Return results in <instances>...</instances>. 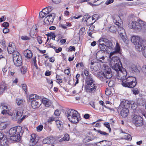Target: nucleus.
I'll use <instances>...</instances> for the list:
<instances>
[{
  "label": "nucleus",
  "mask_w": 146,
  "mask_h": 146,
  "mask_svg": "<svg viewBox=\"0 0 146 146\" xmlns=\"http://www.w3.org/2000/svg\"><path fill=\"white\" fill-rule=\"evenodd\" d=\"M56 123L58 128L59 130L62 129L63 127L62 122L59 120H57L56 121Z\"/></svg>",
  "instance_id": "nucleus-30"
},
{
  "label": "nucleus",
  "mask_w": 146,
  "mask_h": 146,
  "mask_svg": "<svg viewBox=\"0 0 146 146\" xmlns=\"http://www.w3.org/2000/svg\"><path fill=\"white\" fill-rule=\"evenodd\" d=\"M111 93V92L110 90L106 88V94L107 96L110 95Z\"/></svg>",
  "instance_id": "nucleus-53"
},
{
  "label": "nucleus",
  "mask_w": 146,
  "mask_h": 146,
  "mask_svg": "<svg viewBox=\"0 0 146 146\" xmlns=\"http://www.w3.org/2000/svg\"><path fill=\"white\" fill-rule=\"evenodd\" d=\"M16 47L15 44L13 42L10 43V56L17 67H19L22 65L23 60L21 56L17 51H15Z\"/></svg>",
  "instance_id": "nucleus-1"
},
{
  "label": "nucleus",
  "mask_w": 146,
  "mask_h": 146,
  "mask_svg": "<svg viewBox=\"0 0 146 146\" xmlns=\"http://www.w3.org/2000/svg\"><path fill=\"white\" fill-rule=\"evenodd\" d=\"M97 86L94 82L90 83V82L86 83L85 86L86 92L89 93H94L96 90Z\"/></svg>",
  "instance_id": "nucleus-8"
},
{
  "label": "nucleus",
  "mask_w": 146,
  "mask_h": 146,
  "mask_svg": "<svg viewBox=\"0 0 146 146\" xmlns=\"http://www.w3.org/2000/svg\"><path fill=\"white\" fill-rule=\"evenodd\" d=\"M114 0H107L106 2V4L107 5L112 3L113 2Z\"/></svg>",
  "instance_id": "nucleus-60"
},
{
  "label": "nucleus",
  "mask_w": 146,
  "mask_h": 146,
  "mask_svg": "<svg viewBox=\"0 0 146 146\" xmlns=\"http://www.w3.org/2000/svg\"><path fill=\"white\" fill-rule=\"evenodd\" d=\"M98 16L97 14H95L93 15L92 17V21L95 20V21L92 22L93 24L95 23L96 21L98 20Z\"/></svg>",
  "instance_id": "nucleus-39"
},
{
  "label": "nucleus",
  "mask_w": 146,
  "mask_h": 146,
  "mask_svg": "<svg viewBox=\"0 0 146 146\" xmlns=\"http://www.w3.org/2000/svg\"><path fill=\"white\" fill-rule=\"evenodd\" d=\"M127 75V72L126 70L122 68V70L117 73L116 77L118 79L120 80L121 82L125 79Z\"/></svg>",
  "instance_id": "nucleus-11"
},
{
  "label": "nucleus",
  "mask_w": 146,
  "mask_h": 146,
  "mask_svg": "<svg viewBox=\"0 0 146 146\" xmlns=\"http://www.w3.org/2000/svg\"><path fill=\"white\" fill-rule=\"evenodd\" d=\"M11 10L10 13V23H12L16 20L17 16L16 13V9L15 8H11Z\"/></svg>",
  "instance_id": "nucleus-16"
},
{
  "label": "nucleus",
  "mask_w": 146,
  "mask_h": 146,
  "mask_svg": "<svg viewBox=\"0 0 146 146\" xmlns=\"http://www.w3.org/2000/svg\"><path fill=\"white\" fill-rule=\"evenodd\" d=\"M22 87L23 89L24 90L25 92H26L27 91V86L25 84H22Z\"/></svg>",
  "instance_id": "nucleus-56"
},
{
  "label": "nucleus",
  "mask_w": 146,
  "mask_h": 146,
  "mask_svg": "<svg viewBox=\"0 0 146 146\" xmlns=\"http://www.w3.org/2000/svg\"><path fill=\"white\" fill-rule=\"evenodd\" d=\"M20 70L22 73L23 74H24L27 72V68L25 66H23L21 68Z\"/></svg>",
  "instance_id": "nucleus-42"
},
{
  "label": "nucleus",
  "mask_w": 146,
  "mask_h": 146,
  "mask_svg": "<svg viewBox=\"0 0 146 146\" xmlns=\"http://www.w3.org/2000/svg\"><path fill=\"white\" fill-rule=\"evenodd\" d=\"M8 112V110H7L6 109H3V110L2 111L1 113L3 115H6L7 114H9V113Z\"/></svg>",
  "instance_id": "nucleus-49"
},
{
  "label": "nucleus",
  "mask_w": 146,
  "mask_h": 146,
  "mask_svg": "<svg viewBox=\"0 0 146 146\" xmlns=\"http://www.w3.org/2000/svg\"><path fill=\"white\" fill-rule=\"evenodd\" d=\"M70 137L69 135L68 134H65L62 139L64 141H68L69 140Z\"/></svg>",
  "instance_id": "nucleus-40"
},
{
  "label": "nucleus",
  "mask_w": 146,
  "mask_h": 146,
  "mask_svg": "<svg viewBox=\"0 0 146 146\" xmlns=\"http://www.w3.org/2000/svg\"><path fill=\"white\" fill-rule=\"evenodd\" d=\"M137 29L139 31L141 29L146 30V23L142 21H139L137 22L136 29Z\"/></svg>",
  "instance_id": "nucleus-15"
},
{
  "label": "nucleus",
  "mask_w": 146,
  "mask_h": 146,
  "mask_svg": "<svg viewBox=\"0 0 146 146\" xmlns=\"http://www.w3.org/2000/svg\"><path fill=\"white\" fill-rule=\"evenodd\" d=\"M23 114V111L21 108H18L15 110L12 113L10 112V116H12V119L14 121H17V122L21 123L24 119L26 115H24L22 118Z\"/></svg>",
  "instance_id": "nucleus-4"
},
{
  "label": "nucleus",
  "mask_w": 146,
  "mask_h": 146,
  "mask_svg": "<svg viewBox=\"0 0 146 146\" xmlns=\"http://www.w3.org/2000/svg\"><path fill=\"white\" fill-rule=\"evenodd\" d=\"M141 39L138 36H133L131 38V42L134 44H136L137 42H138Z\"/></svg>",
  "instance_id": "nucleus-29"
},
{
  "label": "nucleus",
  "mask_w": 146,
  "mask_h": 146,
  "mask_svg": "<svg viewBox=\"0 0 146 146\" xmlns=\"http://www.w3.org/2000/svg\"><path fill=\"white\" fill-rule=\"evenodd\" d=\"M142 70L145 76H146V66L143 65L142 68Z\"/></svg>",
  "instance_id": "nucleus-46"
},
{
  "label": "nucleus",
  "mask_w": 146,
  "mask_h": 146,
  "mask_svg": "<svg viewBox=\"0 0 146 146\" xmlns=\"http://www.w3.org/2000/svg\"><path fill=\"white\" fill-rule=\"evenodd\" d=\"M91 27H90L89 31L88 32V35L89 36H90L91 37H92V31H93V29H90Z\"/></svg>",
  "instance_id": "nucleus-52"
},
{
  "label": "nucleus",
  "mask_w": 146,
  "mask_h": 146,
  "mask_svg": "<svg viewBox=\"0 0 146 146\" xmlns=\"http://www.w3.org/2000/svg\"><path fill=\"white\" fill-rule=\"evenodd\" d=\"M52 141V140L51 139V137H47V138L43 139V143L48 144H51Z\"/></svg>",
  "instance_id": "nucleus-31"
},
{
  "label": "nucleus",
  "mask_w": 146,
  "mask_h": 146,
  "mask_svg": "<svg viewBox=\"0 0 146 146\" xmlns=\"http://www.w3.org/2000/svg\"><path fill=\"white\" fill-rule=\"evenodd\" d=\"M60 113L59 110H56L54 112V114L57 116L59 115Z\"/></svg>",
  "instance_id": "nucleus-64"
},
{
  "label": "nucleus",
  "mask_w": 146,
  "mask_h": 146,
  "mask_svg": "<svg viewBox=\"0 0 146 146\" xmlns=\"http://www.w3.org/2000/svg\"><path fill=\"white\" fill-rule=\"evenodd\" d=\"M9 139L0 132V146H9Z\"/></svg>",
  "instance_id": "nucleus-9"
},
{
  "label": "nucleus",
  "mask_w": 146,
  "mask_h": 146,
  "mask_svg": "<svg viewBox=\"0 0 146 146\" xmlns=\"http://www.w3.org/2000/svg\"><path fill=\"white\" fill-rule=\"evenodd\" d=\"M40 98V97L38 96L36 94H31L29 96V101L31 102L32 100H37Z\"/></svg>",
  "instance_id": "nucleus-32"
},
{
  "label": "nucleus",
  "mask_w": 146,
  "mask_h": 146,
  "mask_svg": "<svg viewBox=\"0 0 146 146\" xmlns=\"http://www.w3.org/2000/svg\"><path fill=\"white\" fill-rule=\"evenodd\" d=\"M118 32L120 37L123 41L127 43V40L126 39V37L125 36V31L123 27H119L118 29Z\"/></svg>",
  "instance_id": "nucleus-12"
},
{
  "label": "nucleus",
  "mask_w": 146,
  "mask_h": 146,
  "mask_svg": "<svg viewBox=\"0 0 146 146\" xmlns=\"http://www.w3.org/2000/svg\"><path fill=\"white\" fill-rule=\"evenodd\" d=\"M104 125L108 129L110 132L111 131V128L110 127V123H105Z\"/></svg>",
  "instance_id": "nucleus-43"
},
{
  "label": "nucleus",
  "mask_w": 146,
  "mask_h": 146,
  "mask_svg": "<svg viewBox=\"0 0 146 146\" xmlns=\"http://www.w3.org/2000/svg\"><path fill=\"white\" fill-rule=\"evenodd\" d=\"M137 22L136 21H132L131 23L129 24V27L131 28L135 29H136V24Z\"/></svg>",
  "instance_id": "nucleus-37"
},
{
  "label": "nucleus",
  "mask_w": 146,
  "mask_h": 146,
  "mask_svg": "<svg viewBox=\"0 0 146 146\" xmlns=\"http://www.w3.org/2000/svg\"><path fill=\"white\" fill-rule=\"evenodd\" d=\"M10 140L11 143L19 142L21 140V136L19 133H17L14 135L10 136Z\"/></svg>",
  "instance_id": "nucleus-14"
},
{
  "label": "nucleus",
  "mask_w": 146,
  "mask_h": 146,
  "mask_svg": "<svg viewBox=\"0 0 146 146\" xmlns=\"http://www.w3.org/2000/svg\"><path fill=\"white\" fill-rule=\"evenodd\" d=\"M140 67L139 66L135 65H133V66L132 69L135 72L137 73L140 72L139 69Z\"/></svg>",
  "instance_id": "nucleus-35"
},
{
  "label": "nucleus",
  "mask_w": 146,
  "mask_h": 146,
  "mask_svg": "<svg viewBox=\"0 0 146 146\" xmlns=\"http://www.w3.org/2000/svg\"><path fill=\"white\" fill-rule=\"evenodd\" d=\"M21 38V39L23 40H29L31 38L29 36L25 35L22 36Z\"/></svg>",
  "instance_id": "nucleus-45"
},
{
  "label": "nucleus",
  "mask_w": 146,
  "mask_h": 146,
  "mask_svg": "<svg viewBox=\"0 0 146 146\" xmlns=\"http://www.w3.org/2000/svg\"><path fill=\"white\" fill-rule=\"evenodd\" d=\"M85 31V28L84 27L82 28L80 30L79 33L81 35H82Z\"/></svg>",
  "instance_id": "nucleus-54"
},
{
  "label": "nucleus",
  "mask_w": 146,
  "mask_h": 146,
  "mask_svg": "<svg viewBox=\"0 0 146 146\" xmlns=\"http://www.w3.org/2000/svg\"><path fill=\"white\" fill-rule=\"evenodd\" d=\"M104 72H99L98 74L99 78L101 80H103L106 79H109L112 76L111 68L108 66L106 67Z\"/></svg>",
  "instance_id": "nucleus-6"
},
{
  "label": "nucleus",
  "mask_w": 146,
  "mask_h": 146,
  "mask_svg": "<svg viewBox=\"0 0 146 146\" xmlns=\"http://www.w3.org/2000/svg\"><path fill=\"white\" fill-rule=\"evenodd\" d=\"M24 54L26 57L28 58H31L33 56L32 52L29 50H26L24 52Z\"/></svg>",
  "instance_id": "nucleus-27"
},
{
  "label": "nucleus",
  "mask_w": 146,
  "mask_h": 146,
  "mask_svg": "<svg viewBox=\"0 0 146 146\" xmlns=\"http://www.w3.org/2000/svg\"><path fill=\"white\" fill-rule=\"evenodd\" d=\"M41 102L42 103H43L46 107H48L51 104V101L45 98L42 99Z\"/></svg>",
  "instance_id": "nucleus-26"
},
{
  "label": "nucleus",
  "mask_w": 146,
  "mask_h": 146,
  "mask_svg": "<svg viewBox=\"0 0 146 146\" xmlns=\"http://www.w3.org/2000/svg\"><path fill=\"white\" fill-rule=\"evenodd\" d=\"M125 139L126 140H131L132 139V137L130 135L127 134L126 137H125Z\"/></svg>",
  "instance_id": "nucleus-57"
},
{
  "label": "nucleus",
  "mask_w": 146,
  "mask_h": 146,
  "mask_svg": "<svg viewBox=\"0 0 146 146\" xmlns=\"http://www.w3.org/2000/svg\"><path fill=\"white\" fill-rule=\"evenodd\" d=\"M46 15L42 11L39 13V16L41 18L44 17Z\"/></svg>",
  "instance_id": "nucleus-50"
},
{
  "label": "nucleus",
  "mask_w": 146,
  "mask_h": 146,
  "mask_svg": "<svg viewBox=\"0 0 146 146\" xmlns=\"http://www.w3.org/2000/svg\"><path fill=\"white\" fill-rule=\"evenodd\" d=\"M16 102L18 106L23 105L25 101L24 100L18 98L16 100Z\"/></svg>",
  "instance_id": "nucleus-33"
},
{
  "label": "nucleus",
  "mask_w": 146,
  "mask_h": 146,
  "mask_svg": "<svg viewBox=\"0 0 146 146\" xmlns=\"http://www.w3.org/2000/svg\"><path fill=\"white\" fill-rule=\"evenodd\" d=\"M114 51L113 52H111L110 53V57L111 56L113 55V54H115L116 53H118L120 54L121 53V49L119 46V44L117 43H116V45L114 48Z\"/></svg>",
  "instance_id": "nucleus-21"
},
{
  "label": "nucleus",
  "mask_w": 146,
  "mask_h": 146,
  "mask_svg": "<svg viewBox=\"0 0 146 146\" xmlns=\"http://www.w3.org/2000/svg\"><path fill=\"white\" fill-rule=\"evenodd\" d=\"M43 127L42 125H39L36 127L37 131H40L42 130Z\"/></svg>",
  "instance_id": "nucleus-48"
},
{
  "label": "nucleus",
  "mask_w": 146,
  "mask_h": 146,
  "mask_svg": "<svg viewBox=\"0 0 146 146\" xmlns=\"http://www.w3.org/2000/svg\"><path fill=\"white\" fill-rule=\"evenodd\" d=\"M132 91L133 93L135 95L139 93V92L137 88H133L132 90Z\"/></svg>",
  "instance_id": "nucleus-47"
},
{
  "label": "nucleus",
  "mask_w": 146,
  "mask_h": 146,
  "mask_svg": "<svg viewBox=\"0 0 146 146\" xmlns=\"http://www.w3.org/2000/svg\"><path fill=\"white\" fill-rule=\"evenodd\" d=\"M9 24L7 22H5L3 24V27L6 28L9 26Z\"/></svg>",
  "instance_id": "nucleus-61"
},
{
  "label": "nucleus",
  "mask_w": 146,
  "mask_h": 146,
  "mask_svg": "<svg viewBox=\"0 0 146 146\" xmlns=\"http://www.w3.org/2000/svg\"><path fill=\"white\" fill-rule=\"evenodd\" d=\"M84 73L86 76L89 75V73L87 69H85L84 70Z\"/></svg>",
  "instance_id": "nucleus-59"
},
{
  "label": "nucleus",
  "mask_w": 146,
  "mask_h": 146,
  "mask_svg": "<svg viewBox=\"0 0 146 146\" xmlns=\"http://www.w3.org/2000/svg\"><path fill=\"white\" fill-rule=\"evenodd\" d=\"M97 132H98V133H100V134L105 135L107 136L108 135H109V134L104 132V131H102L100 130H98L97 131Z\"/></svg>",
  "instance_id": "nucleus-41"
},
{
  "label": "nucleus",
  "mask_w": 146,
  "mask_h": 146,
  "mask_svg": "<svg viewBox=\"0 0 146 146\" xmlns=\"http://www.w3.org/2000/svg\"><path fill=\"white\" fill-rule=\"evenodd\" d=\"M55 17V15L52 13L47 16L44 20L43 23L45 25H48L50 24H52Z\"/></svg>",
  "instance_id": "nucleus-10"
},
{
  "label": "nucleus",
  "mask_w": 146,
  "mask_h": 146,
  "mask_svg": "<svg viewBox=\"0 0 146 146\" xmlns=\"http://www.w3.org/2000/svg\"><path fill=\"white\" fill-rule=\"evenodd\" d=\"M86 76V79L87 80L86 82V83H88V82H90L91 83L92 82H94L93 77L91 74H90L88 76Z\"/></svg>",
  "instance_id": "nucleus-34"
},
{
  "label": "nucleus",
  "mask_w": 146,
  "mask_h": 146,
  "mask_svg": "<svg viewBox=\"0 0 146 146\" xmlns=\"http://www.w3.org/2000/svg\"><path fill=\"white\" fill-rule=\"evenodd\" d=\"M132 121L137 127L142 126L143 124V119L141 116L134 114Z\"/></svg>",
  "instance_id": "nucleus-7"
},
{
  "label": "nucleus",
  "mask_w": 146,
  "mask_h": 146,
  "mask_svg": "<svg viewBox=\"0 0 146 146\" xmlns=\"http://www.w3.org/2000/svg\"><path fill=\"white\" fill-rule=\"evenodd\" d=\"M7 124L4 123H1L0 124V129L2 130L5 129L7 127Z\"/></svg>",
  "instance_id": "nucleus-38"
},
{
  "label": "nucleus",
  "mask_w": 146,
  "mask_h": 146,
  "mask_svg": "<svg viewBox=\"0 0 146 146\" xmlns=\"http://www.w3.org/2000/svg\"><path fill=\"white\" fill-rule=\"evenodd\" d=\"M88 16L89 15H85L83 16L82 19L83 21H84V22H86V25L88 26L91 25H93L92 22L90 23L88 22V20L91 17H88Z\"/></svg>",
  "instance_id": "nucleus-28"
},
{
  "label": "nucleus",
  "mask_w": 146,
  "mask_h": 146,
  "mask_svg": "<svg viewBox=\"0 0 146 146\" xmlns=\"http://www.w3.org/2000/svg\"><path fill=\"white\" fill-rule=\"evenodd\" d=\"M120 114L123 117L125 118L129 114V110L127 108H123L121 111Z\"/></svg>",
  "instance_id": "nucleus-23"
},
{
  "label": "nucleus",
  "mask_w": 146,
  "mask_h": 146,
  "mask_svg": "<svg viewBox=\"0 0 146 146\" xmlns=\"http://www.w3.org/2000/svg\"><path fill=\"white\" fill-rule=\"evenodd\" d=\"M0 43L4 46H6V42L4 39L0 41Z\"/></svg>",
  "instance_id": "nucleus-63"
},
{
  "label": "nucleus",
  "mask_w": 146,
  "mask_h": 146,
  "mask_svg": "<svg viewBox=\"0 0 146 146\" xmlns=\"http://www.w3.org/2000/svg\"><path fill=\"white\" fill-rule=\"evenodd\" d=\"M135 48L137 50L139 51H142L143 46V41L141 39L138 42H137L136 44H135Z\"/></svg>",
  "instance_id": "nucleus-19"
},
{
  "label": "nucleus",
  "mask_w": 146,
  "mask_h": 146,
  "mask_svg": "<svg viewBox=\"0 0 146 146\" xmlns=\"http://www.w3.org/2000/svg\"><path fill=\"white\" fill-rule=\"evenodd\" d=\"M64 72L65 74L68 75L70 72V69L68 68L67 69H66L64 70Z\"/></svg>",
  "instance_id": "nucleus-62"
},
{
  "label": "nucleus",
  "mask_w": 146,
  "mask_h": 146,
  "mask_svg": "<svg viewBox=\"0 0 146 146\" xmlns=\"http://www.w3.org/2000/svg\"><path fill=\"white\" fill-rule=\"evenodd\" d=\"M111 64H121V62L118 57L117 56L112 57L110 62Z\"/></svg>",
  "instance_id": "nucleus-25"
},
{
  "label": "nucleus",
  "mask_w": 146,
  "mask_h": 146,
  "mask_svg": "<svg viewBox=\"0 0 146 146\" xmlns=\"http://www.w3.org/2000/svg\"><path fill=\"white\" fill-rule=\"evenodd\" d=\"M96 138V137H87L85 138L84 139V141L85 143H86L90 141H92Z\"/></svg>",
  "instance_id": "nucleus-36"
},
{
  "label": "nucleus",
  "mask_w": 146,
  "mask_h": 146,
  "mask_svg": "<svg viewBox=\"0 0 146 146\" xmlns=\"http://www.w3.org/2000/svg\"><path fill=\"white\" fill-rule=\"evenodd\" d=\"M142 50L143 56L146 58V46H144Z\"/></svg>",
  "instance_id": "nucleus-51"
},
{
  "label": "nucleus",
  "mask_w": 146,
  "mask_h": 146,
  "mask_svg": "<svg viewBox=\"0 0 146 146\" xmlns=\"http://www.w3.org/2000/svg\"><path fill=\"white\" fill-rule=\"evenodd\" d=\"M131 105V104L130 102L125 100H123L121 101L119 107L120 108L121 107L122 108H125L128 109V108L130 107Z\"/></svg>",
  "instance_id": "nucleus-17"
},
{
  "label": "nucleus",
  "mask_w": 146,
  "mask_h": 146,
  "mask_svg": "<svg viewBox=\"0 0 146 146\" xmlns=\"http://www.w3.org/2000/svg\"><path fill=\"white\" fill-rule=\"evenodd\" d=\"M22 129V127H19V129L16 127L11 128L10 129V135L11 136L17 134V133H19V132L17 131V129Z\"/></svg>",
  "instance_id": "nucleus-22"
},
{
  "label": "nucleus",
  "mask_w": 146,
  "mask_h": 146,
  "mask_svg": "<svg viewBox=\"0 0 146 146\" xmlns=\"http://www.w3.org/2000/svg\"><path fill=\"white\" fill-rule=\"evenodd\" d=\"M121 84L123 86L133 88L136 85L137 82L135 77L129 76L123 80Z\"/></svg>",
  "instance_id": "nucleus-5"
},
{
  "label": "nucleus",
  "mask_w": 146,
  "mask_h": 146,
  "mask_svg": "<svg viewBox=\"0 0 146 146\" xmlns=\"http://www.w3.org/2000/svg\"><path fill=\"white\" fill-rule=\"evenodd\" d=\"M99 44L98 47L100 49L104 51L108 49H112L113 46L110 40L106 38H101L98 40Z\"/></svg>",
  "instance_id": "nucleus-3"
},
{
  "label": "nucleus",
  "mask_w": 146,
  "mask_h": 146,
  "mask_svg": "<svg viewBox=\"0 0 146 146\" xmlns=\"http://www.w3.org/2000/svg\"><path fill=\"white\" fill-rule=\"evenodd\" d=\"M97 146H110L111 144V143L110 141L103 140L96 143Z\"/></svg>",
  "instance_id": "nucleus-20"
},
{
  "label": "nucleus",
  "mask_w": 146,
  "mask_h": 146,
  "mask_svg": "<svg viewBox=\"0 0 146 146\" xmlns=\"http://www.w3.org/2000/svg\"><path fill=\"white\" fill-rule=\"evenodd\" d=\"M1 107H2V109H7L8 108V107L6 105V104L4 103H2L1 104Z\"/></svg>",
  "instance_id": "nucleus-44"
},
{
  "label": "nucleus",
  "mask_w": 146,
  "mask_h": 146,
  "mask_svg": "<svg viewBox=\"0 0 146 146\" xmlns=\"http://www.w3.org/2000/svg\"><path fill=\"white\" fill-rule=\"evenodd\" d=\"M32 138L30 139V143H31V145L33 146L35 145L38 141L37 139L36 138V134L33 133L31 135Z\"/></svg>",
  "instance_id": "nucleus-24"
},
{
  "label": "nucleus",
  "mask_w": 146,
  "mask_h": 146,
  "mask_svg": "<svg viewBox=\"0 0 146 146\" xmlns=\"http://www.w3.org/2000/svg\"><path fill=\"white\" fill-rule=\"evenodd\" d=\"M112 68L116 72V73L122 69L123 68L122 64H111Z\"/></svg>",
  "instance_id": "nucleus-18"
},
{
  "label": "nucleus",
  "mask_w": 146,
  "mask_h": 146,
  "mask_svg": "<svg viewBox=\"0 0 146 146\" xmlns=\"http://www.w3.org/2000/svg\"><path fill=\"white\" fill-rule=\"evenodd\" d=\"M65 113L69 120L73 123H78L81 119L80 114L74 110L68 109Z\"/></svg>",
  "instance_id": "nucleus-2"
},
{
  "label": "nucleus",
  "mask_w": 146,
  "mask_h": 146,
  "mask_svg": "<svg viewBox=\"0 0 146 146\" xmlns=\"http://www.w3.org/2000/svg\"><path fill=\"white\" fill-rule=\"evenodd\" d=\"M40 99L32 100L31 101V106L32 108L34 109H36L39 108L42 104L41 100Z\"/></svg>",
  "instance_id": "nucleus-13"
},
{
  "label": "nucleus",
  "mask_w": 146,
  "mask_h": 146,
  "mask_svg": "<svg viewBox=\"0 0 146 146\" xmlns=\"http://www.w3.org/2000/svg\"><path fill=\"white\" fill-rule=\"evenodd\" d=\"M37 38L39 44H41L42 42L41 37L40 36H38L37 37Z\"/></svg>",
  "instance_id": "nucleus-55"
},
{
  "label": "nucleus",
  "mask_w": 146,
  "mask_h": 146,
  "mask_svg": "<svg viewBox=\"0 0 146 146\" xmlns=\"http://www.w3.org/2000/svg\"><path fill=\"white\" fill-rule=\"evenodd\" d=\"M42 11H43L44 13L46 14V15L49 13L46 7L45 8L43 9Z\"/></svg>",
  "instance_id": "nucleus-58"
}]
</instances>
